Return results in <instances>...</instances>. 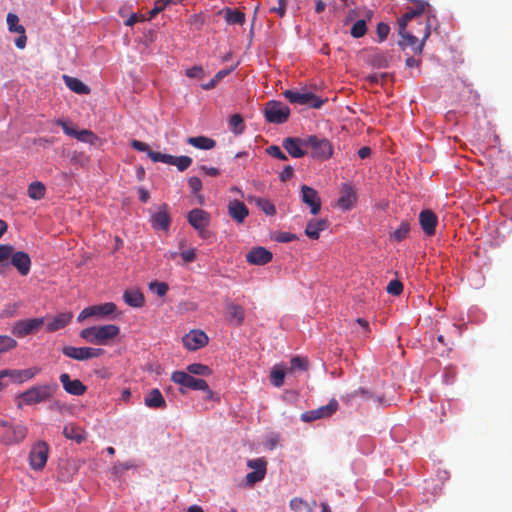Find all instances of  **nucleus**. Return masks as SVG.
Masks as SVG:
<instances>
[{"label": "nucleus", "mask_w": 512, "mask_h": 512, "mask_svg": "<svg viewBox=\"0 0 512 512\" xmlns=\"http://www.w3.org/2000/svg\"><path fill=\"white\" fill-rule=\"evenodd\" d=\"M421 28L418 30V33H422V40L419 43L418 38L414 36L410 32L402 31L401 37L402 39L399 41V45L404 49L406 47H411L415 53H421L423 50V46L425 41L429 38L431 34V24L429 17L425 21V23L419 22Z\"/></svg>", "instance_id": "obj_3"}, {"label": "nucleus", "mask_w": 512, "mask_h": 512, "mask_svg": "<svg viewBox=\"0 0 512 512\" xmlns=\"http://www.w3.org/2000/svg\"><path fill=\"white\" fill-rule=\"evenodd\" d=\"M306 145L311 148L313 158L327 160L333 155V146L326 138L311 135L306 139Z\"/></svg>", "instance_id": "obj_8"}, {"label": "nucleus", "mask_w": 512, "mask_h": 512, "mask_svg": "<svg viewBox=\"0 0 512 512\" xmlns=\"http://www.w3.org/2000/svg\"><path fill=\"white\" fill-rule=\"evenodd\" d=\"M270 377L272 384L276 387H280L284 383L285 373L281 369H273Z\"/></svg>", "instance_id": "obj_49"}, {"label": "nucleus", "mask_w": 512, "mask_h": 512, "mask_svg": "<svg viewBox=\"0 0 512 512\" xmlns=\"http://www.w3.org/2000/svg\"><path fill=\"white\" fill-rule=\"evenodd\" d=\"M410 232V225L407 221H403L399 227L393 232L392 237L397 241L401 242L404 240Z\"/></svg>", "instance_id": "obj_45"}, {"label": "nucleus", "mask_w": 512, "mask_h": 512, "mask_svg": "<svg viewBox=\"0 0 512 512\" xmlns=\"http://www.w3.org/2000/svg\"><path fill=\"white\" fill-rule=\"evenodd\" d=\"M366 32H367L366 22L364 20H358L353 24L350 33L354 38H360V37H363L366 34Z\"/></svg>", "instance_id": "obj_46"}, {"label": "nucleus", "mask_w": 512, "mask_h": 512, "mask_svg": "<svg viewBox=\"0 0 512 512\" xmlns=\"http://www.w3.org/2000/svg\"><path fill=\"white\" fill-rule=\"evenodd\" d=\"M149 158L151 161L157 163L162 162L165 164L176 166L181 172L185 171L192 164V158L189 156H173L169 154H163L160 152H149Z\"/></svg>", "instance_id": "obj_12"}, {"label": "nucleus", "mask_w": 512, "mask_h": 512, "mask_svg": "<svg viewBox=\"0 0 512 512\" xmlns=\"http://www.w3.org/2000/svg\"><path fill=\"white\" fill-rule=\"evenodd\" d=\"M41 372V368L34 366L23 370L4 369L3 373L15 383H23L33 379Z\"/></svg>", "instance_id": "obj_19"}, {"label": "nucleus", "mask_w": 512, "mask_h": 512, "mask_svg": "<svg viewBox=\"0 0 512 512\" xmlns=\"http://www.w3.org/2000/svg\"><path fill=\"white\" fill-rule=\"evenodd\" d=\"M44 323V317L18 320L13 324L11 332L17 338H24L37 333Z\"/></svg>", "instance_id": "obj_9"}, {"label": "nucleus", "mask_w": 512, "mask_h": 512, "mask_svg": "<svg viewBox=\"0 0 512 512\" xmlns=\"http://www.w3.org/2000/svg\"><path fill=\"white\" fill-rule=\"evenodd\" d=\"M55 124L61 126L63 132L66 135L76 138L79 141L92 144L96 138L95 134L91 130L83 129L78 131L76 128L70 126V124L63 119H57L55 121Z\"/></svg>", "instance_id": "obj_16"}, {"label": "nucleus", "mask_w": 512, "mask_h": 512, "mask_svg": "<svg viewBox=\"0 0 512 512\" xmlns=\"http://www.w3.org/2000/svg\"><path fill=\"white\" fill-rule=\"evenodd\" d=\"M228 213L237 223H242L248 216L249 210L243 202L232 200L228 204Z\"/></svg>", "instance_id": "obj_27"}, {"label": "nucleus", "mask_w": 512, "mask_h": 512, "mask_svg": "<svg viewBox=\"0 0 512 512\" xmlns=\"http://www.w3.org/2000/svg\"><path fill=\"white\" fill-rule=\"evenodd\" d=\"M187 373L190 375L206 376L211 373V369L200 363H193L187 366Z\"/></svg>", "instance_id": "obj_44"}, {"label": "nucleus", "mask_w": 512, "mask_h": 512, "mask_svg": "<svg viewBox=\"0 0 512 512\" xmlns=\"http://www.w3.org/2000/svg\"><path fill=\"white\" fill-rule=\"evenodd\" d=\"M45 186L39 182H32L28 187V196L33 200H40L45 195Z\"/></svg>", "instance_id": "obj_39"}, {"label": "nucleus", "mask_w": 512, "mask_h": 512, "mask_svg": "<svg viewBox=\"0 0 512 512\" xmlns=\"http://www.w3.org/2000/svg\"><path fill=\"white\" fill-rule=\"evenodd\" d=\"M14 253V247L9 244L0 245V262H8Z\"/></svg>", "instance_id": "obj_48"}, {"label": "nucleus", "mask_w": 512, "mask_h": 512, "mask_svg": "<svg viewBox=\"0 0 512 512\" xmlns=\"http://www.w3.org/2000/svg\"><path fill=\"white\" fill-rule=\"evenodd\" d=\"M284 97L292 104L305 105L311 108H320L325 100L309 91L285 90Z\"/></svg>", "instance_id": "obj_7"}, {"label": "nucleus", "mask_w": 512, "mask_h": 512, "mask_svg": "<svg viewBox=\"0 0 512 512\" xmlns=\"http://www.w3.org/2000/svg\"><path fill=\"white\" fill-rule=\"evenodd\" d=\"M272 253L264 247H254L246 255V261L252 265H265L272 260Z\"/></svg>", "instance_id": "obj_23"}, {"label": "nucleus", "mask_w": 512, "mask_h": 512, "mask_svg": "<svg viewBox=\"0 0 512 512\" xmlns=\"http://www.w3.org/2000/svg\"><path fill=\"white\" fill-rule=\"evenodd\" d=\"M7 25L8 30L10 32H15L18 34H24L25 28L23 25L19 24V17L14 13H8L7 15Z\"/></svg>", "instance_id": "obj_41"}, {"label": "nucleus", "mask_w": 512, "mask_h": 512, "mask_svg": "<svg viewBox=\"0 0 512 512\" xmlns=\"http://www.w3.org/2000/svg\"><path fill=\"white\" fill-rule=\"evenodd\" d=\"M58 390L56 383L35 385L21 393L18 397L25 405H36L53 398Z\"/></svg>", "instance_id": "obj_2"}, {"label": "nucleus", "mask_w": 512, "mask_h": 512, "mask_svg": "<svg viewBox=\"0 0 512 512\" xmlns=\"http://www.w3.org/2000/svg\"><path fill=\"white\" fill-rule=\"evenodd\" d=\"M266 121L273 124H283L287 122L290 109L287 105L280 101L270 100L264 108Z\"/></svg>", "instance_id": "obj_6"}, {"label": "nucleus", "mask_w": 512, "mask_h": 512, "mask_svg": "<svg viewBox=\"0 0 512 512\" xmlns=\"http://www.w3.org/2000/svg\"><path fill=\"white\" fill-rule=\"evenodd\" d=\"M188 223L198 232L202 239L211 237V232L208 230L210 224V214L203 209H192L187 215Z\"/></svg>", "instance_id": "obj_5"}, {"label": "nucleus", "mask_w": 512, "mask_h": 512, "mask_svg": "<svg viewBox=\"0 0 512 512\" xmlns=\"http://www.w3.org/2000/svg\"><path fill=\"white\" fill-rule=\"evenodd\" d=\"M187 143L202 150H210L216 146V141L206 136L188 137Z\"/></svg>", "instance_id": "obj_36"}, {"label": "nucleus", "mask_w": 512, "mask_h": 512, "mask_svg": "<svg viewBox=\"0 0 512 512\" xmlns=\"http://www.w3.org/2000/svg\"><path fill=\"white\" fill-rule=\"evenodd\" d=\"M72 318V312L59 313L47 322L46 329L48 332L58 331L68 325Z\"/></svg>", "instance_id": "obj_28"}, {"label": "nucleus", "mask_w": 512, "mask_h": 512, "mask_svg": "<svg viewBox=\"0 0 512 512\" xmlns=\"http://www.w3.org/2000/svg\"><path fill=\"white\" fill-rule=\"evenodd\" d=\"M63 435L67 439L75 441L77 444H81L86 439L85 431L81 427L72 423L64 426Z\"/></svg>", "instance_id": "obj_32"}, {"label": "nucleus", "mask_w": 512, "mask_h": 512, "mask_svg": "<svg viewBox=\"0 0 512 512\" xmlns=\"http://www.w3.org/2000/svg\"><path fill=\"white\" fill-rule=\"evenodd\" d=\"M413 3L412 7H408L407 11L402 15V17L398 20L399 25V34H402L413 19H418L422 16L426 9L430 7L429 3L425 0H411Z\"/></svg>", "instance_id": "obj_11"}, {"label": "nucleus", "mask_w": 512, "mask_h": 512, "mask_svg": "<svg viewBox=\"0 0 512 512\" xmlns=\"http://www.w3.org/2000/svg\"><path fill=\"white\" fill-rule=\"evenodd\" d=\"M182 342L188 350L195 351L208 343V336L202 330H192L182 338Z\"/></svg>", "instance_id": "obj_18"}, {"label": "nucleus", "mask_w": 512, "mask_h": 512, "mask_svg": "<svg viewBox=\"0 0 512 512\" xmlns=\"http://www.w3.org/2000/svg\"><path fill=\"white\" fill-rule=\"evenodd\" d=\"M292 370H306L308 367V362L306 359L301 357H293L290 361Z\"/></svg>", "instance_id": "obj_51"}, {"label": "nucleus", "mask_w": 512, "mask_h": 512, "mask_svg": "<svg viewBox=\"0 0 512 512\" xmlns=\"http://www.w3.org/2000/svg\"><path fill=\"white\" fill-rule=\"evenodd\" d=\"M123 299L127 305L134 308H141L145 303L143 293L135 288L125 290Z\"/></svg>", "instance_id": "obj_30"}, {"label": "nucleus", "mask_w": 512, "mask_h": 512, "mask_svg": "<svg viewBox=\"0 0 512 512\" xmlns=\"http://www.w3.org/2000/svg\"><path fill=\"white\" fill-rule=\"evenodd\" d=\"M59 380L63 386V389L74 396L83 395L87 387L79 380V379H71L68 373H62L59 377Z\"/></svg>", "instance_id": "obj_22"}, {"label": "nucleus", "mask_w": 512, "mask_h": 512, "mask_svg": "<svg viewBox=\"0 0 512 512\" xmlns=\"http://www.w3.org/2000/svg\"><path fill=\"white\" fill-rule=\"evenodd\" d=\"M303 145H306V139L302 140L296 137L285 138L282 142L283 148L294 158L306 155V151L302 148Z\"/></svg>", "instance_id": "obj_24"}, {"label": "nucleus", "mask_w": 512, "mask_h": 512, "mask_svg": "<svg viewBox=\"0 0 512 512\" xmlns=\"http://www.w3.org/2000/svg\"><path fill=\"white\" fill-rule=\"evenodd\" d=\"M150 223L156 230L167 231L169 229L171 218L166 204H162L159 210L151 215Z\"/></svg>", "instance_id": "obj_20"}, {"label": "nucleus", "mask_w": 512, "mask_h": 512, "mask_svg": "<svg viewBox=\"0 0 512 512\" xmlns=\"http://www.w3.org/2000/svg\"><path fill=\"white\" fill-rule=\"evenodd\" d=\"M356 193L351 185L345 183L341 188V196L337 201L339 208L343 210H350L356 202Z\"/></svg>", "instance_id": "obj_26"}, {"label": "nucleus", "mask_w": 512, "mask_h": 512, "mask_svg": "<svg viewBox=\"0 0 512 512\" xmlns=\"http://www.w3.org/2000/svg\"><path fill=\"white\" fill-rule=\"evenodd\" d=\"M130 145L132 148H134L137 151L146 152L148 157H149V152H153L152 150L149 149L148 144H146L145 142L136 140V139H133L131 141Z\"/></svg>", "instance_id": "obj_55"}, {"label": "nucleus", "mask_w": 512, "mask_h": 512, "mask_svg": "<svg viewBox=\"0 0 512 512\" xmlns=\"http://www.w3.org/2000/svg\"><path fill=\"white\" fill-rule=\"evenodd\" d=\"M166 3L164 0H156L154 8L149 12V20L153 19L158 13L163 11L166 8Z\"/></svg>", "instance_id": "obj_57"}, {"label": "nucleus", "mask_w": 512, "mask_h": 512, "mask_svg": "<svg viewBox=\"0 0 512 512\" xmlns=\"http://www.w3.org/2000/svg\"><path fill=\"white\" fill-rule=\"evenodd\" d=\"M368 61L376 68H387L389 66V56L382 52H375L371 54Z\"/></svg>", "instance_id": "obj_38"}, {"label": "nucleus", "mask_w": 512, "mask_h": 512, "mask_svg": "<svg viewBox=\"0 0 512 512\" xmlns=\"http://www.w3.org/2000/svg\"><path fill=\"white\" fill-rule=\"evenodd\" d=\"M116 309V305L112 302L89 306V312L91 314V317L98 318L112 315L116 311Z\"/></svg>", "instance_id": "obj_34"}, {"label": "nucleus", "mask_w": 512, "mask_h": 512, "mask_svg": "<svg viewBox=\"0 0 512 512\" xmlns=\"http://www.w3.org/2000/svg\"><path fill=\"white\" fill-rule=\"evenodd\" d=\"M119 333L120 328L117 325L108 324L82 329L79 335L89 343L95 345H106L111 339L118 336Z\"/></svg>", "instance_id": "obj_1"}, {"label": "nucleus", "mask_w": 512, "mask_h": 512, "mask_svg": "<svg viewBox=\"0 0 512 512\" xmlns=\"http://www.w3.org/2000/svg\"><path fill=\"white\" fill-rule=\"evenodd\" d=\"M277 241L281 243H288L292 242L297 239V236L295 234H292L290 232H282L277 236Z\"/></svg>", "instance_id": "obj_63"}, {"label": "nucleus", "mask_w": 512, "mask_h": 512, "mask_svg": "<svg viewBox=\"0 0 512 512\" xmlns=\"http://www.w3.org/2000/svg\"><path fill=\"white\" fill-rule=\"evenodd\" d=\"M355 324L361 327V331L359 332L360 336L362 338H368L370 335L369 323L364 318H358L355 320Z\"/></svg>", "instance_id": "obj_53"}, {"label": "nucleus", "mask_w": 512, "mask_h": 512, "mask_svg": "<svg viewBox=\"0 0 512 512\" xmlns=\"http://www.w3.org/2000/svg\"><path fill=\"white\" fill-rule=\"evenodd\" d=\"M16 347L17 341L14 338L8 335H0V354L11 351Z\"/></svg>", "instance_id": "obj_43"}, {"label": "nucleus", "mask_w": 512, "mask_h": 512, "mask_svg": "<svg viewBox=\"0 0 512 512\" xmlns=\"http://www.w3.org/2000/svg\"><path fill=\"white\" fill-rule=\"evenodd\" d=\"M338 409V402L335 399H331L327 405L321 406L317 408V413L321 418L330 417L333 415Z\"/></svg>", "instance_id": "obj_42"}, {"label": "nucleus", "mask_w": 512, "mask_h": 512, "mask_svg": "<svg viewBox=\"0 0 512 512\" xmlns=\"http://www.w3.org/2000/svg\"><path fill=\"white\" fill-rule=\"evenodd\" d=\"M329 227V222L326 219L310 220L305 228V234L310 239H318L320 232Z\"/></svg>", "instance_id": "obj_29"}, {"label": "nucleus", "mask_w": 512, "mask_h": 512, "mask_svg": "<svg viewBox=\"0 0 512 512\" xmlns=\"http://www.w3.org/2000/svg\"><path fill=\"white\" fill-rule=\"evenodd\" d=\"M49 446L45 441L36 442L29 452V465L35 471H41L48 460Z\"/></svg>", "instance_id": "obj_10"}, {"label": "nucleus", "mask_w": 512, "mask_h": 512, "mask_svg": "<svg viewBox=\"0 0 512 512\" xmlns=\"http://www.w3.org/2000/svg\"><path fill=\"white\" fill-rule=\"evenodd\" d=\"M151 291L155 292L158 296L163 297L169 290V286L165 282L154 281L149 285Z\"/></svg>", "instance_id": "obj_47"}, {"label": "nucleus", "mask_w": 512, "mask_h": 512, "mask_svg": "<svg viewBox=\"0 0 512 512\" xmlns=\"http://www.w3.org/2000/svg\"><path fill=\"white\" fill-rule=\"evenodd\" d=\"M229 129L236 135L242 134L244 132L245 125L240 114H234L230 117Z\"/></svg>", "instance_id": "obj_40"}, {"label": "nucleus", "mask_w": 512, "mask_h": 512, "mask_svg": "<svg viewBox=\"0 0 512 512\" xmlns=\"http://www.w3.org/2000/svg\"><path fill=\"white\" fill-rule=\"evenodd\" d=\"M389 32H390V27L388 24L380 22L377 25L376 33H377V36H378L380 42L384 41L387 38Z\"/></svg>", "instance_id": "obj_52"}, {"label": "nucleus", "mask_w": 512, "mask_h": 512, "mask_svg": "<svg viewBox=\"0 0 512 512\" xmlns=\"http://www.w3.org/2000/svg\"><path fill=\"white\" fill-rule=\"evenodd\" d=\"M188 185L193 194H197L202 189V181L199 177L196 176L189 178Z\"/></svg>", "instance_id": "obj_54"}, {"label": "nucleus", "mask_w": 512, "mask_h": 512, "mask_svg": "<svg viewBox=\"0 0 512 512\" xmlns=\"http://www.w3.org/2000/svg\"><path fill=\"white\" fill-rule=\"evenodd\" d=\"M10 264L13 265L22 276H26L30 272L31 259L24 251H14Z\"/></svg>", "instance_id": "obj_25"}, {"label": "nucleus", "mask_w": 512, "mask_h": 512, "mask_svg": "<svg viewBox=\"0 0 512 512\" xmlns=\"http://www.w3.org/2000/svg\"><path fill=\"white\" fill-rule=\"evenodd\" d=\"M171 380L184 388L205 391L207 393V399H211L213 396V392L209 389L205 380L195 378L187 372L175 371L172 373Z\"/></svg>", "instance_id": "obj_4"}, {"label": "nucleus", "mask_w": 512, "mask_h": 512, "mask_svg": "<svg viewBox=\"0 0 512 512\" xmlns=\"http://www.w3.org/2000/svg\"><path fill=\"white\" fill-rule=\"evenodd\" d=\"M267 153L274 157V158H277L279 160H287V156L281 151V149L276 146V145H272L270 146L268 149H267Z\"/></svg>", "instance_id": "obj_56"}, {"label": "nucleus", "mask_w": 512, "mask_h": 512, "mask_svg": "<svg viewBox=\"0 0 512 512\" xmlns=\"http://www.w3.org/2000/svg\"><path fill=\"white\" fill-rule=\"evenodd\" d=\"M63 80H64L66 86L71 91H73L77 94L86 95V94L90 93V88L78 78L64 75Z\"/></svg>", "instance_id": "obj_35"}, {"label": "nucleus", "mask_w": 512, "mask_h": 512, "mask_svg": "<svg viewBox=\"0 0 512 512\" xmlns=\"http://www.w3.org/2000/svg\"><path fill=\"white\" fill-rule=\"evenodd\" d=\"M301 419L304 421V422H311V421H314V420H317V419H321L320 415L317 413V410L314 409V410H310V411H306L304 412L302 415H301Z\"/></svg>", "instance_id": "obj_61"}, {"label": "nucleus", "mask_w": 512, "mask_h": 512, "mask_svg": "<svg viewBox=\"0 0 512 512\" xmlns=\"http://www.w3.org/2000/svg\"><path fill=\"white\" fill-rule=\"evenodd\" d=\"M181 257L183 258L184 262L191 263L196 259V249L191 248L189 250L183 251L181 253Z\"/></svg>", "instance_id": "obj_64"}, {"label": "nucleus", "mask_w": 512, "mask_h": 512, "mask_svg": "<svg viewBox=\"0 0 512 512\" xmlns=\"http://www.w3.org/2000/svg\"><path fill=\"white\" fill-rule=\"evenodd\" d=\"M144 403L149 408L163 409L166 407V401L160 390L157 388L149 391V393L145 396Z\"/></svg>", "instance_id": "obj_31"}, {"label": "nucleus", "mask_w": 512, "mask_h": 512, "mask_svg": "<svg viewBox=\"0 0 512 512\" xmlns=\"http://www.w3.org/2000/svg\"><path fill=\"white\" fill-rule=\"evenodd\" d=\"M258 204L261 206V208L265 214L274 215L276 213L275 206L268 200H259Z\"/></svg>", "instance_id": "obj_58"}, {"label": "nucleus", "mask_w": 512, "mask_h": 512, "mask_svg": "<svg viewBox=\"0 0 512 512\" xmlns=\"http://www.w3.org/2000/svg\"><path fill=\"white\" fill-rule=\"evenodd\" d=\"M419 223L423 232L427 236H433L438 224L437 215L429 209L422 210L419 214Z\"/></svg>", "instance_id": "obj_21"}, {"label": "nucleus", "mask_w": 512, "mask_h": 512, "mask_svg": "<svg viewBox=\"0 0 512 512\" xmlns=\"http://www.w3.org/2000/svg\"><path fill=\"white\" fill-rule=\"evenodd\" d=\"M219 14L224 15V19L229 25H243L246 21L245 14L239 10H233L231 8H224L219 11Z\"/></svg>", "instance_id": "obj_33"}, {"label": "nucleus", "mask_w": 512, "mask_h": 512, "mask_svg": "<svg viewBox=\"0 0 512 512\" xmlns=\"http://www.w3.org/2000/svg\"><path fill=\"white\" fill-rule=\"evenodd\" d=\"M226 308L229 321L237 326L241 325L245 318L244 309L240 305L233 303L227 304Z\"/></svg>", "instance_id": "obj_37"}, {"label": "nucleus", "mask_w": 512, "mask_h": 512, "mask_svg": "<svg viewBox=\"0 0 512 512\" xmlns=\"http://www.w3.org/2000/svg\"><path fill=\"white\" fill-rule=\"evenodd\" d=\"M271 13H276L279 17H283L286 12V0H278V6L270 7Z\"/></svg>", "instance_id": "obj_59"}, {"label": "nucleus", "mask_w": 512, "mask_h": 512, "mask_svg": "<svg viewBox=\"0 0 512 512\" xmlns=\"http://www.w3.org/2000/svg\"><path fill=\"white\" fill-rule=\"evenodd\" d=\"M62 353L71 359L84 361L101 356L104 353V350L93 347L64 346L62 348Z\"/></svg>", "instance_id": "obj_13"}, {"label": "nucleus", "mask_w": 512, "mask_h": 512, "mask_svg": "<svg viewBox=\"0 0 512 512\" xmlns=\"http://www.w3.org/2000/svg\"><path fill=\"white\" fill-rule=\"evenodd\" d=\"M387 77H388L387 73H374V74L368 75L367 80L373 84H378V83L383 84Z\"/></svg>", "instance_id": "obj_60"}, {"label": "nucleus", "mask_w": 512, "mask_h": 512, "mask_svg": "<svg viewBox=\"0 0 512 512\" xmlns=\"http://www.w3.org/2000/svg\"><path fill=\"white\" fill-rule=\"evenodd\" d=\"M247 466L254 471L249 472L246 475V482L249 485H253L257 482L262 481L265 478L267 470V462L264 458H257L248 460Z\"/></svg>", "instance_id": "obj_15"}, {"label": "nucleus", "mask_w": 512, "mask_h": 512, "mask_svg": "<svg viewBox=\"0 0 512 512\" xmlns=\"http://www.w3.org/2000/svg\"><path fill=\"white\" fill-rule=\"evenodd\" d=\"M301 200L310 208L312 215H317L321 210V198L319 193L307 185L301 186Z\"/></svg>", "instance_id": "obj_17"}, {"label": "nucleus", "mask_w": 512, "mask_h": 512, "mask_svg": "<svg viewBox=\"0 0 512 512\" xmlns=\"http://www.w3.org/2000/svg\"><path fill=\"white\" fill-rule=\"evenodd\" d=\"M294 175L293 167L290 165H287L284 167L283 171L279 174V178L282 182H286L287 180L291 179Z\"/></svg>", "instance_id": "obj_62"}, {"label": "nucleus", "mask_w": 512, "mask_h": 512, "mask_svg": "<svg viewBox=\"0 0 512 512\" xmlns=\"http://www.w3.org/2000/svg\"><path fill=\"white\" fill-rule=\"evenodd\" d=\"M28 433V429L23 424L10 425L0 433V442L4 445H15L22 442Z\"/></svg>", "instance_id": "obj_14"}, {"label": "nucleus", "mask_w": 512, "mask_h": 512, "mask_svg": "<svg viewBox=\"0 0 512 512\" xmlns=\"http://www.w3.org/2000/svg\"><path fill=\"white\" fill-rule=\"evenodd\" d=\"M386 290L389 294L398 296L403 291V284L399 280H392L387 285Z\"/></svg>", "instance_id": "obj_50"}]
</instances>
